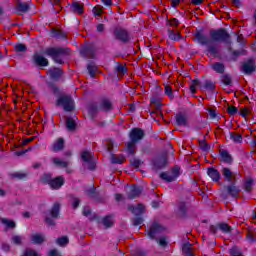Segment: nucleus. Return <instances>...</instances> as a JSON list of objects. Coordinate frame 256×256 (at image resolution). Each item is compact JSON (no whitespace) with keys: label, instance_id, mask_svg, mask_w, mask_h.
Wrapping results in <instances>:
<instances>
[{"label":"nucleus","instance_id":"1","mask_svg":"<svg viewBox=\"0 0 256 256\" xmlns=\"http://www.w3.org/2000/svg\"><path fill=\"white\" fill-rule=\"evenodd\" d=\"M44 53H45V55H48V57H52V59L55 63H59L60 65H62L63 56L69 55V49L61 48V47L47 48L44 51Z\"/></svg>","mask_w":256,"mask_h":256},{"label":"nucleus","instance_id":"2","mask_svg":"<svg viewBox=\"0 0 256 256\" xmlns=\"http://www.w3.org/2000/svg\"><path fill=\"white\" fill-rule=\"evenodd\" d=\"M98 111H113V103L109 99H102L99 104H91L88 108L89 115H95Z\"/></svg>","mask_w":256,"mask_h":256},{"label":"nucleus","instance_id":"3","mask_svg":"<svg viewBox=\"0 0 256 256\" xmlns=\"http://www.w3.org/2000/svg\"><path fill=\"white\" fill-rule=\"evenodd\" d=\"M210 37L213 41H223L224 43H229L230 35L227 33V30L220 28L218 30H211Z\"/></svg>","mask_w":256,"mask_h":256},{"label":"nucleus","instance_id":"4","mask_svg":"<svg viewBox=\"0 0 256 256\" xmlns=\"http://www.w3.org/2000/svg\"><path fill=\"white\" fill-rule=\"evenodd\" d=\"M56 105L58 107H63L64 111H67V112L73 111V109H75V104L71 96H60L57 99Z\"/></svg>","mask_w":256,"mask_h":256},{"label":"nucleus","instance_id":"5","mask_svg":"<svg viewBox=\"0 0 256 256\" xmlns=\"http://www.w3.org/2000/svg\"><path fill=\"white\" fill-rule=\"evenodd\" d=\"M165 231V227H163L158 222H153L150 226V229L147 231V235L150 239H156L159 237V234Z\"/></svg>","mask_w":256,"mask_h":256},{"label":"nucleus","instance_id":"6","mask_svg":"<svg viewBox=\"0 0 256 256\" xmlns=\"http://www.w3.org/2000/svg\"><path fill=\"white\" fill-rule=\"evenodd\" d=\"M114 37L117 41H121L122 43H129L131 39L129 32L123 28H116L114 30Z\"/></svg>","mask_w":256,"mask_h":256},{"label":"nucleus","instance_id":"7","mask_svg":"<svg viewBox=\"0 0 256 256\" xmlns=\"http://www.w3.org/2000/svg\"><path fill=\"white\" fill-rule=\"evenodd\" d=\"M161 179L164 181H167L168 183H171L179 177V167H175L172 169L171 172H164L160 174Z\"/></svg>","mask_w":256,"mask_h":256},{"label":"nucleus","instance_id":"8","mask_svg":"<svg viewBox=\"0 0 256 256\" xmlns=\"http://www.w3.org/2000/svg\"><path fill=\"white\" fill-rule=\"evenodd\" d=\"M194 39L199 43V45H205L206 47L210 44L213 43V40L211 37L205 35V33L199 31L194 34Z\"/></svg>","mask_w":256,"mask_h":256},{"label":"nucleus","instance_id":"9","mask_svg":"<svg viewBox=\"0 0 256 256\" xmlns=\"http://www.w3.org/2000/svg\"><path fill=\"white\" fill-rule=\"evenodd\" d=\"M81 159L85 162L88 163V169L93 171L95 169V159L93 158V153L90 151H83L81 153Z\"/></svg>","mask_w":256,"mask_h":256},{"label":"nucleus","instance_id":"10","mask_svg":"<svg viewBox=\"0 0 256 256\" xmlns=\"http://www.w3.org/2000/svg\"><path fill=\"white\" fill-rule=\"evenodd\" d=\"M256 66H255V60H248L243 63L241 71L244 73V75H251L252 73H255Z\"/></svg>","mask_w":256,"mask_h":256},{"label":"nucleus","instance_id":"11","mask_svg":"<svg viewBox=\"0 0 256 256\" xmlns=\"http://www.w3.org/2000/svg\"><path fill=\"white\" fill-rule=\"evenodd\" d=\"M145 137V132L141 130V128H134L130 132V140L133 143H138V141H141Z\"/></svg>","mask_w":256,"mask_h":256},{"label":"nucleus","instance_id":"12","mask_svg":"<svg viewBox=\"0 0 256 256\" xmlns=\"http://www.w3.org/2000/svg\"><path fill=\"white\" fill-rule=\"evenodd\" d=\"M221 173L225 179V181H228V183H234L235 181V173L231 171V169L227 167H223L221 170Z\"/></svg>","mask_w":256,"mask_h":256},{"label":"nucleus","instance_id":"13","mask_svg":"<svg viewBox=\"0 0 256 256\" xmlns=\"http://www.w3.org/2000/svg\"><path fill=\"white\" fill-rule=\"evenodd\" d=\"M62 185H65V177L63 176L53 178L50 182L51 189H61Z\"/></svg>","mask_w":256,"mask_h":256},{"label":"nucleus","instance_id":"14","mask_svg":"<svg viewBox=\"0 0 256 256\" xmlns=\"http://www.w3.org/2000/svg\"><path fill=\"white\" fill-rule=\"evenodd\" d=\"M225 189L230 197H239L241 193V189L235 185V182L226 186Z\"/></svg>","mask_w":256,"mask_h":256},{"label":"nucleus","instance_id":"15","mask_svg":"<svg viewBox=\"0 0 256 256\" xmlns=\"http://www.w3.org/2000/svg\"><path fill=\"white\" fill-rule=\"evenodd\" d=\"M141 187L130 186L127 192L128 199H137L141 195Z\"/></svg>","mask_w":256,"mask_h":256},{"label":"nucleus","instance_id":"16","mask_svg":"<svg viewBox=\"0 0 256 256\" xmlns=\"http://www.w3.org/2000/svg\"><path fill=\"white\" fill-rule=\"evenodd\" d=\"M176 125L180 127H189V118L187 115L179 113L176 115Z\"/></svg>","mask_w":256,"mask_h":256},{"label":"nucleus","instance_id":"17","mask_svg":"<svg viewBox=\"0 0 256 256\" xmlns=\"http://www.w3.org/2000/svg\"><path fill=\"white\" fill-rule=\"evenodd\" d=\"M128 211H131L133 215L139 217V215H143V213H145V206H143V204H138L137 206L130 205L128 206Z\"/></svg>","mask_w":256,"mask_h":256},{"label":"nucleus","instance_id":"18","mask_svg":"<svg viewBox=\"0 0 256 256\" xmlns=\"http://www.w3.org/2000/svg\"><path fill=\"white\" fill-rule=\"evenodd\" d=\"M34 63H36V65H39L40 67H47L49 65V60H47V58H45L44 56L36 53L34 54Z\"/></svg>","mask_w":256,"mask_h":256},{"label":"nucleus","instance_id":"19","mask_svg":"<svg viewBox=\"0 0 256 256\" xmlns=\"http://www.w3.org/2000/svg\"><path fill=\"white\" fill-rule=\"evenodd\" d=\"M65 147V140L63 138H58L54 143H53V146H52V151L54 153H57L59 151H63Z\"/></svg>","mask_w":256,"mask_h":256},{"label":"nucleus","instance_id":"20","mask_svg":"<svg viewBox=\"0 0 256 256\" xmlns=\"http://www.w3.org/2000/svg\"><path fill=\"white\" fill-rule=\"evenodd\" d=\"M167 165V156H161L155 159L154 161V167L156 169H163Z\"/></svg>","mask_w":256,"mask_h":256},{"label":"nucleus","instance_id":"21","mask_svg":"<svg viewBox=\"0 0 256 256\" xmlns=\"http://www.w3.org/2000/svg\"><path fill=\"white\" fill-rule=\"evenodd\" d=\"M81 55L87 57L88 59L95 58V48L88 46L81 50Z\"/></svg>","mask_w":256,"mask_h":256},{"label":"nucleus","instance_id":"22","mask_svg":"<svg viewBox=\"0 0 256 256\" xmlns=\"http://www.w3.org/2000/svg\"><path fill=\"white\" fill-rule=\"evenodd\" d=\"M209 177L212 179V181H219L221 179V173L218 172L217 169L215 168H208L207 171Z\"/></svg>","mask_w":256,"mask_h":256},{"label":"nucleus","instance_id":"23","mask_svg":"<svg viewBox=\"0 0 256 256\" xmlns=\"http://www.w3.org/2000/svg\"><path fill=\"white\" fill-rule=\"evenodd\" d=\"M52 163L56 166V167H62V168H67L69 167V161L67 160H63L61 158H52Z\"/></svg>","mask_w":256,"mask_h":256},{"label":"nucleus","instance_id":"24","mask_svg":"<svg viewBox=\"0 0 256 256\" xmlns=\"http://www.w3.org/2000/svg\"><path fill=\"white\" fill-rule=\"evenodd\" d=\"M71 9H72L73 13H77L78 15H83V11H84L83 4H81L79 2H73L71 5Z\"/></svg>","mask_w":256,"mask_h":256},{"label":"nucleus","instance_id":"25","mask_svg":"<svg viewBox=\"0 0 256 256\" xmlns=\"http://www.w3.org/2000/svg\"><path fill=\"white\" fill-rule=\"evenodd\" d=\"M31 241L35 245H41V243L45 242V235H43V234H34L31 237Z\"/></svg>","mask_w":256,"mask_h":256},{"label":"nucleus","instance_id":"26","mask_svg":"<svg viewBox=\"0 0 256 256\" xmlns=\"http://www.w3.org/2000/svg\"><path fill=\"white\" fill-rule=\"evenodd\" d=\"M102 224L104 227H106V229H109V227L115 224V218H113L111 215L106 216L102 219Z\"/></svg>","mask_w":256,"mask_h":256},{"label":"nucleus","instance_id":"27","mask_svg":"<svg viewBox=\"0 0 256 256\" xmlns=\"http://www.w3.org/2000/svg\"><path fill=\"white\" fill-rule=\"evenodd\" d=\"M0 222L2 223V225H6L8 229H15L17 227V224H15V221L7 218H0Z\"/></svg>","mask_w":256,"mask_h":256},{"label":"nucleus","instance_id":"28","mask_svg":"<svg viewBox=\"0 0 256 256\" xmlns=\"http://www.w3.org/2000/svg\"><path fill=\"white\" fill-rule=\"evenodd\" d=\"M211 68L216 73H225V65H223V63H221V62H216V63L212 64Z\"/></svg>","mask_w":256,"mask_h":256},{"label":"nucleus","instance_id":"29","mask_svg":"<svg viewBox=\"0 0 256 256\" xmlns=\"http://www.w3.org/2000/svg\"><path fill=\"white\" fill-rule=\"evenodd\" d=\"M182 252L186 256H193V245L191 243H186L182 247Z\"/></svg>","mask_w":256,"mask_h":256},{"label":"nucleus","instance_id":"30","mask_svg":"<svg viewBox=\"0 0 256 256\" xmlns=\"http://www.w3.org/2000/svg\"><path fill=\"white\" fill-rule=\"evenodd\" d=\"M62 74H63V71H61V69L59 68H54L49 70V75L51 79H59Z\"/></svg>","mask_w":256,"mask_h":256},{"label":"nucleus","instance_id":"31","mask_svg":"<svg viewBox=\"0 0 256 256\" xmlns=\"http://www.w3.org/2000/svg\"><path fill=\"white\" fill-rule=\"evenodd\" d=\"M253 185H254V181L251 178H248L243 186L244 191H246V193H251V191H253Z\"/></svg>","mask_w":256,"mask_h":256},{"label":"nucleus","instance_id":"32","mask_svg":"<svg viewBox=\"0 0 256 256\" xmlns=\"http://www.w3.org/2000/svg\"><path fill=\"white\" fill-rule=\"evenodd\" d=\"M221 161L223 163H232L233 162V158L230 156L229 152L223 150L221 152Z\"/></svg>","mask_w":256,"mask_h":256},{"label":"nucleus","instance_id":"33","mask_svg":"<svg viewBox=\"0 0 256 256\" xmlns=\"http://www.w3.org/2000/svg\"><path fill=\"white\" fill-rule=\"evenodd\" d=\"M230 139L233 140L234 143H242L243 135L236 132H230Z\"/></svg>","mask_w":256,"mask_h":256},{"label":"nucleus","instance_id":"34","mask_svg":"<svg viewBox=\"0 0 256 256\" xmlns=\"http://www.w3.org/2000/svg\"><path fill=\"white\" fill-rule=\"evenodd\" d=\"M206 47H207V51H208V53H210V55H214V56L218 55L219 49L217 48V45L213 44V42L208 44Z\"/></svg>","mask_w":256,"mask_h":256},{"label":"nucleus","instance_id":"35","mask_svg":"<svg viewBox=\"0 0 256 256\" xmlns=\"http://www.w3.org/2000/svg\"><path fill=\"white\" fill-rule=\"evenodd\" d=\"M168 37L169 39H171V41H179V39H181V34H179L178 32H175V30H168Z\"/></svg>","mask_w":256,"mask_h":256},{"label":"nucleus","instance_id":"36","mask_svg":"<svg viewBox=\"0 0 256 256\" xmlns=\"http://www.w3.org/2000/svg\"><path fill=\"white\" fill-rule=\"evenodd\" d=\"M218 228L222 233H231V231H233V228L227 223H219Z\"/></svg>","mask_w":256,"mask_h":256},{"label":"nucleus","instance_id":"37","mask_svg":"<svg viewBox=\"0 0 256 256\" xmlns=\"http://www.w3.org/2000/svg\"><path fill=\"white\" fill-rule=\"evenodd\" d=\"M59 209H61V206L59 203H55L51 209V217H53V219H57L59 217Z\"/></svg>","mask_w":256,"mask_h":256},{"label":"nucleus","instance_id":"38","mask_svg":"<svg viewBox=\"0 0 256 256\" xmlns=\"http://www.w3.org/2000/svg\"><path fill=\"white\" fill-rule=\"evenodd\" d=\"M66 127L68 131H75L77 124L75 123V120L73 118H67L66 119Z\"/></svg>","mask_w":256,"mask_h":256},{"label":"nucleus","instance_id":"39","mask_svg":"<svg viewBox=\"0 0 256 256\" xmlns=\"http://www.w3.org/2000/svg\"><path fill=\"white\" fill-rule=\"evenodd\" d=\"M17 11H19V13H27V11H29V4L19 2L17 4Z\"/></svg>","mask_w":256,"mask_h":256},{"label":"nucleus","instance_id":"40","mask_svg":"<svg viewBox=\"0 0 256 256\" xmlns=\"http://www.w3.org/2000/svg\"><path fill=\"white\" fill-rule=\"evenodd\" d=\"M11 243H13V245H23V236L21 235L12 236Z\"/></svg>","mask_w":256,"mask_h":256},{"label":"nucleus","instance_id":"41","mask_svg":"<svg viewBox=\"0 0 256 256\" xmlns=\"http://www.w3.org/2000/svg\"><path fill=\"white\" fill-rule=\"evenodd\" d=\"M90 77H95L97 73V66L93 63H90L87 67Z\"/></svg>","mask_w":256,"mask_h":256},{"label":"nucleus","instance_id":"42","mask_svg":"<svg viewBox=\"0 0 256 256\" xmlns=\"http://www.w3.org/2000/svg\"><path fill=\"white\" fill-rule=\"evenodd\" d=\"M57 245L60 247H65L69 243V238L67 236L60 237L56 240Z\"/></svg>","mask_w":256,"mask_h":256},{"label":"nucleus","instance_id":"43","mask_svg":"<svg viewBox=\"0 0 256 256\" xmlns=\"http://www.w3.org/2000/svg\"><path fill=\"white\" fill-rule=\"evenodd\" d=\"M203 88L207 89L208 91H213V89H215V83L211 80H206Z\"/></svg>","mask_w":256,"mask_h":256},{"label":"nucleus","instance_id":"44","mask_svg":"<svg viewBox=\"0 0 256 256\" xmlns=\"http://www.w3.org/2000/svg\"><path fill=\"white\" fill-rule=\"evenodd\" d=\"M123 161H125V157L123 156H117V155L111 156V163H118L119 165H121Z\"/></svg>","mask_w":256,"mask_h":256},{"label":"nucleus","instance_id":"45","mask_svg":"<svg viewBox=\"0 0 256 256\" xmlns=\"http://www.w3.org/2000/svg\"><path fill=\"white\" fill-rule=\"evenodd\" d=\"M135 143L133 141L127 143V152L129 155H135Z\"/></svg>","mask_w":256,"mask_h":256},{"label":"nucleus","instance_id":"46","mask_svg":"<svg viewBox=\"0 0 256 256\" xmlns=\"http://www.w3.org/2000/svg\"><path fill=\"white\" fill-rule=\"evenodd\" d=\"M14 49L17 53H25V51H27V46H25V44H16Z\"/></svg>","mask_w":256,"mask_h":256},{"label":"nucleus","instance_id":"47","mask_svg":"<svg viewBox=\"0 0 256 256\" xmlns=\"http://www.w3.org/2000/svg\"><path fill=\"white\" fill-rule=\"evenodd\" d=\"M198 85H200L199 80H193L192 81V84L190 85V91L193 95H195V93H197L196 87H198Z\"/></svg>","mask_w":256,"mask_h":256},{"label":"nucleus","instance_id":"48","mask_svg":"<svg viewBox=\"0 0 256 256\" xmlns=\"http://www.w3.org/2000/svg\"><path fill=\"white\" fill-rule=\"evenodd\" d=\"M164 93L165 95H168L170 99H173V88H171V86L165 85Z\"/></svg>","mask_w":256,"mask_h":256},{"label":"nucleus","instance_id":"49","mask_svg":"<svg viewBox=\"0 0 256 256\" xmlns=\"http://www.w3.org/2000/svg\"><path fill=\"white\" fill-rule=\"evenodd\" d=\"M42 181L44 183H47L48 185H51V181H53V176L51 174H44L42 176Z\"/></svg>","mask_w":256,"mask_h":256},{"label":"nucleus","instance_id":"50","mask_svg":"<svg viewBox=\"0 0 256 256\" xmlns=\"http://www.w3.org/2000/svg\"><path fill=\"white\" fill-rule=\"evenodd\" d=\"M116 71L120 74V75H125V73H127V67H125L123 64H119L116 67Z\"/></svg>","mask_w":256,"mask_h":256},{"label":"nucleus","instance_id":"51","mask_svg":"<svg viewBox=\"0 0 256 256\" xmlns=\"http://www.w3.org/2000/svg\"><path fill=\"white\" fill-rule=\"evenodd\" d=\"M221 81L224 85H231V76L225 74L221 76Z\"/></svg>","mask_w":256,"mask_h":256},{"label":"nucleus","instance_id":"52","mask_svg":"<svg viewBox=\"0 0 256 256\" xmlns=\"http://www.w3.org/2000/svg\"><path fill=\"white\" fill-rule=\"evenodd\" d=\"M199 145H200V148L202 149V151H209V149H210L209 144H207V142H205V140H199Z\"/></svg>","mask_w":256,"mask_h":256},{"label":"nucleus","instance_id":"53","mask_svg":"<svg viewBox=\"0 0 256 256\" xmlns=\"http://www.w3.org/2000/svg\"><path fill=\"white\" fill-rule=\"evenodd\" d=\"M230 255L232 256H241V250L237 247L230 249Z\"/></svg>","mask_w":256,"mask_h":256},{"label":"nucleus","instance_id":"54","mask_svg":"<svg viewBox=\"0 0 256 256\" xmlns=\"http://www.w3.org/2000/svg\"><path fill=\"white\" fill-rule=\"evenodd\" d=\"M23 256H39V254H37L35 250L26 249L23 253Z\"/></svg>","mask_w":256,"mask_h":256},{"label":"nucleus","instance_id":"55","mask_svg":"<svg viewBox=\"0 0 256 256\" xmlns=\"http://www.w3.org/2000/svg\"><path fill=\"white\" fill-rule=\"evenodd\" d=\"M132 223L135 227H137L138 225H142L143 224V218L137 216L136 218H134L132 220Z\"/></svg>","mask_w":256,"mask_h":256},{"label":"nucleus","instance_id":"56","mask_svg":"<svg viewBox=\"0 0 256 256\" xmlns=\"http://www.w3.org/2000/svg\"><path fill=\"white\" fill-rule=\"evenodd\" d=\"M12 177H14L16 179H25V177H27V174L21 173V172H16V173L12 174Z\"/></svg>","mask_w":256,"mask_h":256},{"label":"nucleus","instance_id":"57","mask_svg":"<svg viewBox=\"0 0 256 256\" xmlns=\"http://www.w3.org/2000/svg\"><path fill=\"white\" fill-rule=\"evenodd\" d=\"M237 107L235 106H228V113L229 115H237Z\"/></svg>","mask_w":256,"mask_h":256},{"label":"nucleus","instance_id":"58","mask_svg":"<svg viewBox=\"0 0 256 256\" xmlns=\"http://www.w3.org/2000/svg\"><path fill=\"white\" fill-rule=\"evenodd\" d=\"M131 165H133L134 167H140L141 166V160L137 159V158H133L130 160Z\"/></svg>","mask_w":256,"mask_h":256},{"label":"nucleus","instance_id":"59","mask_svg":"<svg viewBox=\"0 0 256 256\" xmlns=\"http://www.w3.org/2000/svg\"><path fill=\"white\" fill-rule=\"evenodd\" d=\"M86 195H88V197H95V186H92L90 189L86 190Z\"/></svg>","mask_w":256,"mask_h":256},{"label":"nucleus","instance_id":"60","mask_svg":"<svg viewBox=\"0 0 256 256\" xmlns=\"http://www.w3.org/2000/svg\"><path fill=\"white\" fill-rule=\"evenodd\" d=\"M160 247H167V238L161 237L159 240H157Z\"/></svg>","mask_w":256,"mask_h":256},{"label":"nucleus","instance_id":"61","mask_svg":"<svg viewBox=\"0 0 256 256\" xmlns=\"http://www.w3.org/2000/svg\"><path fill=\"white\" fill-rule=\"evenodd\" d=\"M179 211H180L181 215H185V213L187 211V206L185 205V203H180Z\"/></svg>","mask_w":256,"mask_h":256},{"label":"nucleus","instance_id":"62","mask_svg":"<svg viewBox=\"0 0 256 256\" xmlns=\"http://www.w3.org/2000/svg\"><path fill=\"white\" fill-rule=\"evenodd\" d=\"M82 213L84 217H89L91 215V208L89 206L84 207Z\"/></svg>","mask_w":256,"mask_h":256},{"label":"nucleus","instance_id":"63","mask_svg":"<svg viewBox=\"0 0 256 256\" xmlns=\"http://www.w3.org/2000/svg\"><path fill=\"white\" fill-rule=\"evenodd\" d=\"M93 13H94V15L99 16V15H101V13H103V9H101L100 7L95 6L93 8Z\"/></svg>","mask_w":256,"mask_h":256},{"label":"nucleus","instance_id":"64","mask_svg":"<svg viewBox=\"0 0 256 256\" xmlns=\"http://www.w3.org/2000/svg\"><path fill=\"white\" fill-rule=\"evenodd\" d=\"M49 256H61V253L54 249L49 252Z\"/></svg>","mask_w":256,"mask_h":256}]
</instances>
